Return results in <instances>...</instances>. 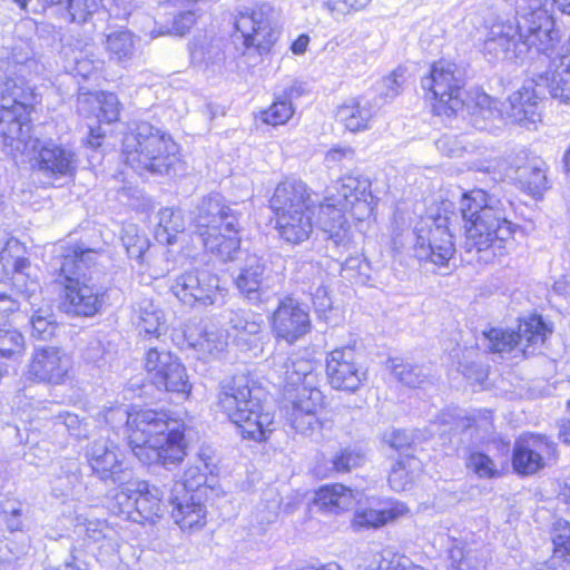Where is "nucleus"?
Instances as JSON below:
<instances>
[{
	"mask_svg": "<svg viewBox=\"0 0 570 570\" xmlns=\"http://www.w3.org/2000/svg\"><path fill=\"white\" fill-rule=\"evenodd\" d=\"M198 492H180L173 489L168 498L171 507V518L181 530H198L206 523V507L204 498Z\"/></svg>",
	"mask_w": 570,
	"mask_h": 570,
	"instance_id": "25",
	"label": "nucleus"
},
{
	"mask_svg": "<svg viewBox=\"0 0 570 570\" xmlns=\"http://www.w3.org/2000/svg\"><path fill=\"white\" fill-rule=\"evenodd\" d=\"M94 255L90 249L67 248L50 263L55 282L62 286L60 308L68 315L92 316L101 306V295L87 284Z\"/></svg>",
	"mask_w": 570,
	"mask_h": 570,
	"instance_id": "8",
	"label": "nucleus"
},
{
	"mask_svg": "<svg viewBox=\"0 0 570 570\" xmlns=\"http://www.w3.org/2000/svg\"><path fill=\"white\" fill-rule=\"evenodd\" d=\"M55 425L57 428L63 426L71 436L78 440L88 438L89 423L81 420L77 414L60 412L55 416Z\"/></svg>",
	"mask_w": 570,
	"mask_h": 570,
	"instance_id": "56",
	"label": "nucleus"
},
{
	"mask_svg": "<svg viewBox=\"0 0 570 570\" xmlns=\"http://www.w3.org/2000/svg\"><path fill=\"white\" fill-rule=\"evenodd\" d=\"M511 21H495L488 30L483 52L489 60H523V52H519L521 43V30L519 19Z\"/></svg>",
	"mask_w": 570,
	"mask_h": 570,
	"instance_id": "22",
	"label": "nucleus"
},
{
	"mask_svg": "<svg viewBox=\"0 0 570 570\" xmlns=\"http://www.w3.org/2000/svg\"><path fill=\"white\" fill-rule=\"evenodd\" d=\"M551 328L539 315H532L520 322L518 331L491 327L483 331L481 337L476 338V345L485 352L504 355L519 348L523 353L537 345L543 344Z\"/></svg>",
	"mask_w": 570,
	"mask_h": 570,
	"instance_id": "13",
	"label": "nucleus"
},
{
	"mask_svg": "<svg viewBox=\"0 0 570 570\" xmlns=\"http://www.w3.org/2000/svg\"><path fill=\"white\" fill-rule=\"evenodd\" d=\"M358 495V491L335 483L322 487L316 492L315 502L327 512L338 513L348 509Z\"/></svg>",
	"mask_w": 570,
	"mask_h": 570,
	"instance_id": "37",
	"label": "nucleus"
},
{
	"mask_svg": "<svg viewBox=\"0 0 570 570\" xmlns=\"http://www.w3.org/2000/svg\"><path fill=\"white\" fill-rule=\"evenodd\" d=\"M30 325L32 337L40 341L50 340L55 335L58 326L52 312L42 308L33 311L30 317Z\"/></svg>",
	"mask_w": 570,
	"mask_h": 570,
	"instance_id": "48",
	"label": "nucleus"
},
{
	"mask_svg": "<svg viewBox=\"0 0 570 570\" xmlns=\"http://www.w3.org/2000/svg\"><path fill=\"white\" fill-rule=\"evenodd\" d=\"M132 320L147 335H160L164 314L151 301L142 299L136 303Z\"/></svg>",
	"mask_w": 570,
	"mask_h": 570,
	"instance_id": "39",
	"label": "nucleus"
},
{
	"mask_svg": "<svg viewBox=\"0 0 570 570\" xmlns=\"http://www.w3.org/2000/svg\"><path fill=\"white\" fill-rule=\"evenodd\" d=\"M226 345V336L218 331H206L195 344L200 352L212 356H216L222 353Z\"/></svg>",
	"mask_w": 570,
	"mask_h": 570,
	"instance_id": "58",
	"label": "nucleus"
},
{
	"mask_svg": "<svg viewBox=\"0 0 570 570\" xmlns=\"http://www.w3.org/2000/svg\"><path fill=\"white\" fill-rule=\"evenodd\" d=\"M154 385L159 391H166L181 396L183 399L187 397L191 391V384L186 367L181 364L179 358L174 362L170 370L164 373L163 382H156Z\"/></svg>",
	"mask_w": 570,
	"mask_h": 570,
	"instance_id": "41",
	"label": "nucleus"
},
{
	"mask_svg": "<svg viewBox=\"0 0 570 570\" xmlns=\"http://www.w3.org/2000/svg\"><path fill=\"white\" fill-rule=\"evenodd\" d=\"M71 363L58 347L47 346L35 350L28 366V379L37 382L60 385L66 382Z\"/></svg>",
	"mask_w": 570,
	"mask_h": 570,
	"instance_id": "23",
	"label": "nucleus"
},
{
	"mask_svg": "<svg viewBox=\"0 0 570 570\" xmlns=\"http://www.w3.org/2000/svg\"><path fill=\"white\" fill-rule=\"evenodd\" d=\"M510 102V98L508 99ZM503 104L497 99H493L489 95L482 92L476 96L475 104L471 108V122L479 130H491L493 127H497V122H502L504 118V114L507 118L512 122L515 120L510 116L511 112V104H509V109L502 110ZM538 121L531 122L529 120L520 122L522 126L534 125ZM519 124V121H517Z\"/></svg>",
	"mask_w": 570,
	"mask_h": 570,
	"instance_id": "30",
	"label": "nucleus"
},
{
	"mask_svg": "<svg viewBox=\"0 0 570 570\" xmlns=\"http://www.w3.org/2000/svg\"><path fill=\"white\" fill-rule=\"evenodd\" d=\"M99 121L111 124L118 120L120 114V102L117 95L112 92H101L98 97Z\"/></svg>",
	"mask_w": 570,
	"mask_h": 570,
	"instance_id": "60",
	"label": "nucleus"
},
{
	"mask_svg": "<svg viewBox=\"0 0 570 570\" xmlns=\"http://www.w3.org/2000/svg\"><path fill=\"white\" fill-rule=\"evenodd\" d=\"M86 460L100 481L110 484H125L134 478V472L118 445L101 435L90 442L85 450Z\"/></svg>",
	"mask_w": 570,
	"mask_h": 570,
	"instance_id": "15",
	"label": "nucleus"
},
{
	"mask_svg": "<svg viewBox=\"0 0 570 570\" xmlns=\"http://www.w3.org/2000/svg\"><path fill=\"white\" fill-rule=\"evenodd\" d=\"M107 350L100 340L91 341L85 350V358L88 362L100 366L101 361L105 358Z\"/></svg>",
	"mask_w": 570,
	"mask_h": 570,
	"instance_id": "64",
	"label": "nucleus"
},
{
	"mask_svg": "<svg viewBox=\"0 0 570 570\" xmlns=\"http://www.w3.org/2000/svg\"><path fill=\"white\" fill-rule=\"evenodd\" d=\"M405 73L406 69L399 67L389 76L379 81L377 92L380 99H382L384 102H387L397 97L402 90L403 85L405 83Z\"/></svg>",
	"mask_w": 570,
	"mask_h": 570,
	"instance_id": "54",
	"label": "nucleus"
},
{
	"mask_svg": "<svg viewBox=\"0 0 570 570\" xmlns=\"http://www.w3.org/2000/svg\"><path fill=\"white\" fill-rule=\"evenodd\" d=\"M325 363L328 383L335 390L355 392L366 379V372L356 363L355 350L351 346L331 351Z\"/></svg>",
	"mask_w": 570,
	"mask_h": 570,
	"instance_id": "21",
	"label": "nucleus"
},
{
	"mask_svg": "<svg viewBox=\"0 0 570 570\" xmlns=\"http://www.w3.org/2000/svg\"><path fill=\"white\" fill-rule=\"evenodd\" d=\"M119 491L114 497L115 505L118 508V512L126 514L127 519L130 520L131 512L135 510L136 502V482L125 484H118Z\"/></svg>",
	"mask_w": 570,
	"mask_h": 570,
	"instance_id": "59",
	"label": "nucleus"
},
{
	"mask_svg": "<svg viewBox=\"0 0 570 570\" xmlns=\"http://www.w3.org/2000/svg\"><path fill=\"white\" fill-rule=\"evenodd\" d=\"M397 513L394 510L361 509L354 513L352 525L355 530L380 528L393 520Z\"/></svg>",
	"mask_w": 570,
	"mask_h": 570,
	"instance_id": "47",
	"label": "nucleus"
},
{
	"mask_svg": "<svg viewBox=\"0 0 570 570\" xmlns=\"http://www.w3.org/2000/svg\"><path fill=\"white\" fill-rule=\"evenodd\" d=\"M389 366L394 377L404 385L416 387L424 380L422 368L416 365L404 363L403 361L397 358H392L389 361Z\"/></svg>",
	"mask_w": 570,
	"mask_h": 570,
	"instance_id": "52",
	"label": "nucleus"
},
{
	"mask_svg": "<svg viewBox=\"0 0 570 570\" xmlns=\"http://www.w3.org/2000/svg\"><path fill=\"white\" fill-rule=\"evenodd\" d=\"M125 163L138 174H169L178 163V146L170 135L149 122H140L122 140Z\"/></svg>",
	"mask_w": 570,
	"mask_h": 570,
	"instance_id": "9",
	"label": "nucleus"
},
{
	"mask_svg": "<svg viewBox=\"0 0 570 570\" xmlns=\"http://www.w3.org/2000/svg\"><path fill=\"white\" fill-rule=\"evenodd\" d=\"M271 364L269 375L278 379V384L283 386L282 411L286 422L304 435L312 436L321 432L327 422L318 415L324 395L318 387L320 376L314 363L277 354L272 357Z\"/></svg>",
	"mask_w": 570,
	"mask_h": 570,
	"instance_id": "3",
	"label": "nucleus"
},
{
	"mask_svg": "<svg viewBox=\"0 0 570 570\" xmlns=\"http://www.w3.org/2000/svg\"><path fill=\"white\" fill-rule=\"evenodd\" d=\"M110 531L106 521L99 519H83L81 521L78 518L75 527L77 540L71 548L70 559L57 570H91L89 563L82 558V551L106 540Z\"/></svg>",
	"mask_w": 570,
	"mask_h": 570,
	"instance_id": "24",
	"label": "nucleus"
},
{
	"mask_svg": "<svg viewBox=\"0 0 570 570\" xmlns=\"http://www.w3.org/2000/svg\"><path fill=\"white\" fill-rule=\"evenodd\" d=\"M479 345L465 347L458 361V370L472 383L481 384L488 377V366L479 361Z\"/></svg>",
	"mask_w": 570,
	"mask_h": 570,
	"instance_id": "45",
	"label": "nucleus"
},
{
	"mask_svg": "<svg viewBox=\"0 0 570 570\" xmlns=\"http://www.w3.org/2000/svg\"><path fill=\"white\" fill-rule=\"evenodd\" d=\"M191 63L213 71L219 69L225 56L219 40H208L206 36L194 38L189 43Z\"/></svg>",
	"mask_w": 570,
	"mask_h": 570,
	"instance_id": "36",
	"label": "nucleus"
},
{
	"mask_svg": "<svg viewBox=\"0 0 570 570\" xmlns=\"http://www.w3.org/2000/svg\"><path fill=\"white\" fill-rule=\"evenodd\" d=\"M185 220L180 209L163 208L158 213L156 239L161 244H173L176 234L184 232Z\"/></svg>",
	"mask_w": 570,
	"mask_h": 570,
	"instance_id": "40",
	"label": "nucleus"
},
{
	"mask_svg": "<svg viewBox=\"0 0 570 570\" xmlns=\"http://www.w3.org/2000/svg\"><path fill=\"white\" fill-rule=\"evenodd\" d=\"M511 203L483 189L463 194L460 213L464 223V249L473 259L491 264L507 253L512 240L514 224L508 218Z\"/></svg>",
	"mask_w": 570,
	"mask_h": 570,
	"instance_id": "2",
	"label": "nucleus"
},
{
	"mask_svg": "<svg viewBox=\"0 0 570 570\" xmlns=\"http://www.w3.org/2000/svg\"><path fill=\"white\" fill-rule=\"evenodd\" d=\"M455 218L454 213H439L420 219L414 229V255L419 261L430 262L436 266L449 263L455 253L451 227Z\"/></svg>",
	"mask_w": 570,
	"mask_h": 570,
	"instance_id": "11",
	"label": "nucleus"
},
{
	"mask_svg": "<svg viewBox=\"0 0 570 570\" xmlns=\"http://www.w3.org/2000/svg\"><path fill=\"white\" fill-rule=\"evenodd\" d=\"M449 558L456 570H483L489 558V550L478 541L453 540L449 548Z\"/></svg>",
	"mask_w": 570,
	"mask_h": 570,
	"instance_id": "32",
	"label": "nucleus"
},
{
	"mask_svg": "<svg viewBox=\"0 0 570 570\" xmlns=\"http://www.w3.org/2000/svg\"><path fill=\"white\" fill-rule=\"evenodd\" d=\"M380 106L367 98L352 99L336 111V118L351 132L364 131L376 116Z\"/></svg>",
	"mask_w": 570,
	"mask_h": 570,
	"instance_id": "31",
	"label": "nucleus"
},
{
	"mask_svg": "<svg viewBox=\"0 0 570 570\" xmlns=\"http://www.w3.org/2000/svg\"><path fill=\"white\" fill-rule=\"evenodd\" d=\"M165 510L163 492L146 481H136V502L130 520L136 523H154L164 515Z\"/></svg>",
	"mask_w": 570,
	"mask_h": 570,
	"instance_id": "29",
	"label": "nucleus"
},
{
	"mask_svg": "<svg viewBox=\"0 0 570 570\" xmlns=\"http://www.w3.org/2000/svg\"><path fill=\"white\" fill-rule=\"evenodd\" d=\"M557 445L547 436L527 433L515 440L512 465L517 473L529 475L544 466L546 460L556 455Z\"/></svg>",
	"mask_w": 570,
	"mask_h": 570,
	"instance_id": "20",
	"label": "nucleus"
},
{
	"mask_svg": "<svg viewBox=\"0 0 570 570\" xmlns=\"http://www.w3.org/2000/svg\"><path fill=\"white\" fill-rule=\"evenodd\" d=\"M551 539L554 547V558H564L570 562V522L566 520H557L553 523Z\"/></svg>",
	"mask_w": 570,
	"mask_h": 570,
	"instance_id": "55",
	"label": "nucleus"
},
{
	"mask_svg": "<svg viewBox=\"0 0 570 570\" xmlns=\"http://www.w3.org/2000/svg\"><path fill=\"white\" fill-rule=\"evenodd\" d=\"M42 70L22 46L0 55V149L13 159L29 156L39 139L31 134L30 115L36 102L31 82Z\"/></svg>",
	"mask_w": 570,
	"mask_h": 570,
	"instance_id": "1",
	"label": "nucleus"
},
{
	"mask_svg": "<svg viewBox=\"0 0 570 570\" xmlns=\"http://www.w3.org/2000/svg\"><path fill=\"white\" fill-rule=\"evenodd\" d=\"M188 0H167L161 4L167 20L171 19V24L165 26L157 33L151 32L153 37L163 35H186L196 22V13L191 9H186L185 3Z\"/></svg>",
	"mask_w": 570,
	"mask_h": 570,
	"instance_id": "34",
	"label": "nucleus"
},
{
	"mask_svg": "<svg viewBox=\"0 0 570 570\" xmlns=\"http://www.w3.org/2000/svg\"><path fill=\"white\" fill-rule=\"evenodd\" d=\"M66 7L68 12L61 13L62 20L85 23L99 10L100 3L98 0H68Z\"/></svg>",
	"mask_w": 570,
	"mask_h": 570,
	"instance_id": "49",
	"label": "nucleus"
},
{
	"mask_svg": "<svg viewBox=\"0 0 570 570\" xmlns=\"http://www.w3.org/2000/svg\"><path fill=\"white\" fill-rule=\"evenodd\" d=\"M421 85L430 99L434 100L433 111L436 115L452 116L463 108L464 79L455 63L446 60L434 62Z\"/></svg>",
	"mask_w": 570,
	"mask_h": 570,
	"instance_id": "12",
	"label": "nucleus"
},
{
	"mask_svg": "<svg viewBox=\"0 0 570 570\" xmlns=\"http://www.w3.org/2000/svg\"><path fill=\"white\" fill-rule=\"evenodd\" d=\"M239 295L252 305L266 303L276 294L278 277L267 266V261L256 254H247L233 275Z\"/></svg>",
	"mask_w": 570,
	"mask_h": 570,
	"instance_id": "14",
	"label": "nucleus"
},
{
	"mask_svg": "<svg viewBox=\"0 0 570 570\" xmlns=\"http://www.w3.org/2000/svg\"><path fill=\"white\" fill-rule=\"evenodd\" d=\"M242 214L218 193L202 198L190 213V219L204 247L222 261L234 259L239 249Z\"/></svg>",
	"mask_w": 570,
	"mask_h": 570,
	"instance_id": "7",
	"label": "nucleus"
},
{
	"mask_svg": "<svg viewBox=\"0 0 570 570\" xmlns=\"http://www.w3.org/2000/svg\"><path fill=\"white\" fill-rule=\"evenodd\" d=\"M179 357L174 355L167 350H159L157 347H150L146 353L145 368L150 377L153 384L156 382H163L164 373L170 370V366Z\"/></svg>",
	"mask_w": 570,
	"mask_h": 570,
	"instance_id": "44",
	"label": "nucleus"
},
{
	"mask_svg": "<svg viewBox=\"0 0 570 570\" xmlns=\"http://www.w3.org/2000/svg\"><path fill=\"white\" fill-rule=\"evenodd\" d=\"M271 326L277 340L294 344L312 330L308 307L294 297H284L272 314Z\"/></svg>",
	"mask_w": 570,
	"mask_h": 570,
	"instance_id": "18",
	"label": "nucleus"
},
{
	"mask_svg": "<svg viewBox=\"0 0 570 570\" xmlns=\"http://www.w3.org/2000/svg\"><path fill=\"white\" fill-rule=\"evenodd\" d=\"M384 441L396 451H403L412 444V435L404 430H393L384 435Z\"/></svg>",
	"mask_w": 570,
	"mask_h": 570,
	"instance_id": "63",
	"label": "nucleus"
},
{
	"mask_svg": "<svg viewBox=\"0 0 570 570\" xmlns=\"http://www.w3.org/2000/svg\"><path fill=\"white\" fill-rule=\"evenodd\" d=\"M299 95L298 89L293 86L282 98H277L268 109L262 112V120L272 126L284 125L293 116L294 109L291 102V98L294 95Z\"/></svg>",
	"mask_w": 570,
	"mask_h": 570,
	"instance_id": "46",
	"label": "nucleus"
},
{
	"mask_svg": "<svg viewBox=\"0 0 570 570\" xmlns=\"http://www.w3.org/2000/svg\"><path fill=\"white\" fill-rule=\"evenodd\" d=\"M171 293L185 305L207 307L215 304L219 294V278L216 274L193 268L175 276L170 283Z\"/></svg>",
	"mask_w": 570,
	"mask_h": 570,
	"instance_id": "16",
	"label": "nucleus"
},
{
	"mask_svg": "<svg viewBox=\"0 0 570 570\" xmlns=\"http://www.w3.org/2000/svg\"><path fill=\"white\" fill-rule=\"evenodd\" d=\"M53 497L66 500L79 493L82 488L81 463L78 459H60L52 465L50 480Z\"/></svg>",
	"mask_w": 570,
	"mask_h": 570,
	"instance_id": "28",
	"label": "nucleus"
},
{
	"mask_svg": "<svg viewBox=\"0 0 570 570\" xmlns=\"http://www.w3.org/2000/svg\"><path fill=\"white\" fill-rule=\"evenodd\" d=\"M128 441L134 455L147 465L158 464L173 470L186 456L183 424L155 410L131 414Z\"/></svg>",
	"mask_w": 570,
	"mask_h": 570,
	"instance_id": "4",
	"label": "nucleus"
},
{
	"mask_svg": "<svg viewBox=\"0 0 570 570\" xmlns=\"http://www.w3.org/2000/svg\"><path fill=\"white\" fill-rule=\"evenodd\" d=\"M27 157L30 159L33 169L52 179L72 177L78 167L76 153L70 147L51 138L43 140L39 138L37 146Z\"/></svg>",
	"mask_w": 570,
	"mask_h": 570,
	"instance_id": "17",
	"label": "nucleus"
},
{
	"mask_svg": "<svg viewBox=\"0 0 570 570\" xmlns=\"http://www.w3.org/2000/svg\"><path fill=\"white\" fill-rule=\"evenodd\" d=\"M547 165L540 158L528 159L514 169V178L520 187L532 196L541 195L548 188Z\"/></svg>",
	"mask_w": 570,
	"mask_h": 570,
	"instance_id": "35",
	"label": "nucleus"
},
{
	"mask_svg": "<svg viewBox=\"0 0 570 570\" xmlns=\"http://www.w3.org/2000/svg\"><path fill=\"white\" fill-rule=\"evenodd\" d=\"M131 414L126 405H116L108 407L104 413L105 422L112 429L116 430L119 426H125L126 432L129 430V421H131Z\"/></svg>",
	"mask_w": 570,
	"mask_h": 570,
	"instance_id": "61",
	"label": "nucleus"
},
{
	"mask_svg": "<svg viewBox=\"0 0 570 570\" xmlns=\"http://www.w3.org/2000/svg\"><path fill=\"white\" fill-rule=\"evenodd\" d=\"M264 389L246 375L222 383L218 406L240 429L243 438L262 442L273 431L274 415L266 409Z\"/></svg>",
	"mask_w": 570,
	"mask_h": 570,
	"instance_id": "6",
	"label": "nucleus"
},
{
	"mask_svg": "<svg viewBox=\"0 0 570 570\" xmlns=\"http://www.w3.org/2000/svg\"><path fill=\"white\" fill-rule=\"evenodd\" d=\"M228 323L236 331V335L255 336L261 333L263 322L253 314L236 311L230 312Z\"/></svg>",
	"mask_w": 570,
	"mask_h": 570,
	"instance_id": "53",
	"label": "nucleus"
},
{
	"mask_svg": "<svg viewBox=\"0 0 570 570\" xmlns=\"http://www.w3.org/2000/svg\"><path fill=\"white\" fill-rule=\"evenodd\" d=\"M372 0H327L324 7L330 12H338L342 14L351 11H360L364 9Z\"/></svg>",
	"mask_w": 570,
	"mask_h": 570,
	"instance_id": "62",
	"label": "nucleus"
},
{
	"mask_svg": "<svg viewBox=\"0 0 570 570\" xmlns=\"http://www.w3.org/2000/svg\"><path fill=\"white\" fill-rule=\"evenodd\" d=\"M364 462V453L355 448L341 450L332 460L333 469L340 473L350 472L352 469L361 466Z\"/></svg>",
	"mask_w": 570,
	"mask_h": 570,
	"instance_id": "57",
	"label": "nucleus"
},
{
	"mask_svg": "<svg viewBox=\"0 0 570 570\" xmlns=\"http://www.w3.org/2000/svg\"><path fill=\"white\" fill-rule=\"evenodd\" d=\"M139 38L128 29H119L106 36L105 49L109 60L126 68L136 57Z\"/></svg>",
	"mask_w": 570,
	"mask_h": 570,
	"instance_id": "33",
	"label": "nucleus"
},
{
	"mask_svg": "<svg viewBox=\"0 0 570 570\" xmlns=\"http://www.w3.org/2000/svg\"><path fill=\"white\" fill-rule=\"evenodd\" d=\"M94 51L92 43H83L80 40L65 43L60 51L65 71L83 79L89 78L102 65L99 59H94Z\"/></svg>",
	"mask_w": 570,
	"mask_h": 570,
	"instance_id": "27",
	"label": "nucleus"
},
{
	"mask_svg": "<svg viewBox=\"0 0 570 570\" xmlns=\"http://www.w3.org/2000/svg\"><path fill=\"white\" fill-rule=\"evenodd\" d=\"M374 563L375 567H370L368 570H429L405 556L394 554L390 551L375 554Z\"/></svg>",
	"mask_w": 570,
	"mask_h": 570,
	"instance_id": "51",
	"label": "nucleus"
},
{
	"mask_svg": "<svg viewBox=\"0 0 570 570\" xmlns=\"http://www.w3.org/2000/svg\"><path fill=\"white\" fill-rule=\"evenodd\" d=\"M273 9L269 4H261L239 12L235 28L242 33L246 48H256L259 53L269 50L276 40L272 27Z\"/></svg>",
	"mask_w": 570,
	"mask_h": 570,
	"instance_id": "19",
	"label": "nucleus"
},
{
	"mask_svg": "<svg viewBox=\"0 0 570 570\" xmlns=\"http://www.w3.org/2000/svg\"><path fill=\"white\" fill-rule=\"evenodd\" d=\"M324 202L320 205L317 224L327 242V249H347L351 244L350 225L345 213L353 216L372 210L373 195L371 181L362 175H347L327 188Z\"/></svg>",
	"mask_w": 570,
	"mask_h": 570,
	"instance_id": "5",
	"label": "nucleus"
},
{
	"mask_svg": "<svg viewBox=\"0 0 570 570\" xmlns=\"http://www.w3.org/2000/svg\"><path fill=\"white\" fill-rule=\"evenodd\" d=\"M419 469L420 461L414 456L406 455L397 460L389 475L391 488L397 492L410 489L416 478Z\"/></svg>",
	"mask_w": 570,
	"mask_h": 570,
	"instance_id": "42",
	"label": "nucleus"
},
{
	"mask_svg": "<svg viewBox=\"0 0 570 570\" xmlns=\"http://www.w3.org/2000/svg\"><path fill=\"white\" fill-rule=\"evenodd\" d=\"M465 465L480 479H493L499 475V470L493 460L482 451L470 450Z\"/></svg>",
	"mask_w": 570,
	"mask_h": 570,
	"instance_id": "50",
	"label": "nucleus"
},
{
	"mask_svg": "<svg viewBox=\"0 0 570 570\" xmlns=\"http://www.w3.org/2000/svg\"><path fill=\"white\" fill-rule=\"evenodd\" d=\"M208 473H213L209 463L200 455L194 464L188 465L181 480L176 482L173 489H178L180 492L188 491L200 495H207L208 489L214 490L208 484Z\"/></svg>",
	"mask_w": 570,
	"mask_h": 570,
	"instance_id": "38",
	"label": "nucleus"
},
{
	"mask_svg": "<svg viewBox=\"0 0 570 570\" xmlns=\"http://www.w3.org/2000/svg\"><path fill=\"white\" fill-rule=\"evenodd\" d=\"M30 267L28 258L18 257L13 263V284L21 293V295L29 302L31 307L38 305L41 299V288L37 281H30L27 283L28 274L26 271Z\"/></svg>",
	"mask_w": 570,
	"mask_h": 570,
	"instance_id": "43",
	"label": "nucleus"
},
{
	"mask_svg": "<svg viewBox=\"0 0 570 570\" xmlns=\"http://www.w3.org/2000/svg\"><path fill=\"white\" fill-rule=\"evenodd\" d=\"M276 216V228L283 240L301 244L313 232V202L307 185L302 180L281 181L269 200Z\"/></svg>",
	"mask_w": 570,
	"mask_h": 570,
	"instance_id": "10",
	"label": "nucleus"
},
{
	"mask_svg": "<svg viewBox=\"0 0 570 570\" xmlns=\"http://www.w3.org/2000/svg\"><path fill=\"white\" fill-rule=\"evenodd\" d=\"M7 283L0 282V323L20 307V303L9 293ZM24 351V338L17 330L0 328V358H14Z\"/></svg>",
	"mask_w": 570,
	"mask_h": 570,
	"instance_id": "26",
	"label": "nucleus"
}]
</instances>
